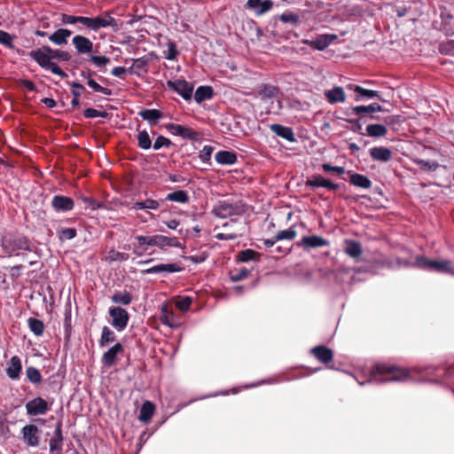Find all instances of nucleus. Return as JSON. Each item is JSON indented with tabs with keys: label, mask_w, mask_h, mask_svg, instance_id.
I'll return each mask as SVG.
<instances>
[{
	"label": "nucleus",
	"mask_w": 454,
	"mask_h": 454,
	"mask_svg": "<svg viewBox=\"0 0 454 454\" xmlns=\"http://www.w3.org/2000/svg\"><path fill=\"white\" fill-rule=\"evenodd\" d=\"M433 366H416L411 370L391 366L387 364H377L372 370L371 377L367 380L368 383H383L390 381H407L412 379L411 374L416 372L419 374L429 375L434 371Z\"/></svg>",
	"instance_id": "obj_1"
},
{
	"label": "nucleus",
	"mask_w": 454,
	"mask_h": 454,
	"mask_svg": "<svg viewBox=\"0 0 454 454\" xmlns=\"http://www.w3.org/2000/svg\"><path fill=\"white\" fill-rule=\"evenodd\" d=\"M46 49L47 46H43L40 49L31 51L29 56L41 67L50 70L52 74H57L61 78L67 77V73L64 72L56 63L52 62L49 52L45 51Z\"/></svg>",
	"instance_id": "obj_2"
},
{
	"label": "nucleus",
	"mask_w": 454,
	"mask_h": 454,
	"mask_svg": "<svg viewBox=\"0 0 454 454\" xmlns=\"http://www.w3.org/2000/svg\"><path fill=\"white\" fill-rule=\"evenodd\" d=\"M213 214L220 218L241 215L246 212V206L241 201L222 200L213 208Z\"/></svg>",
	"instance_id": "obj_3"
},
{
	"label": "nucleus",
	"mask_w": 454,
	"mask_h": 454,
	"mask_svg": "<svg viewBox=\"0 0 454 454\" xmlns=\"http://www.w3.org/2000/svg\"><path fill=\"white\" fill-rule=\"evenodd\" d=\"M417 264L424 270L435 271L439 273H448L454 276V266L448 260H429L424 257L417 258Z\"/></svg>",
	"instance_id": "obj_4"
},
{
	"label": "nucleus",
	"mask_w": 454,
	"mask_h": 454,
	"mask_svg": "<svg viewBox=\"0 0 454 454\" xmlns=\"http://www.w3.org/2000/svg\"><path fill=\"white\" fill-rule=\"evenodd\" d=\"M3 249L9 254V256L19 255V250L32 251L29 240L23 236L17 237H4L2 240Z\"/></svg>",
	"instance_id": "obj_5"
},
{
	"label": "nucleus",
	"mask_w": 454,
	"mask_h": 454,
	"mask_svg": "<svg viewBox=\"0 0 454 454\" xmlns=\"http://www.w3.org/2000/svg\"><path fill=\"white\" fill-rule=\"evenodd\" d=\"M166 129L174 136L181 137L183 139H187L191 141H197L200 139V134L186 126L168 123L166 125Z\"/></svg>",
	"instance_id": "obj_6"
},
{
	"label": "nucleus",
	"mask_w": 454,
	"mask_h": 454,
	"mask_svg": "<svg viewBox=\"0 0 454 454\" xmlns=\"http://www.w3.org/2000/svg\"><path fill=\"white\" fill-rule=\"evenodd\" d=\"M112 317V325L118 331H123L129 322V313L122 308L114 307L109 309Z\"/></svg>",
	"instance_id": "obj_7"
},
{
	"label": "nucleus",
	"mask_w": 454,
	"mask_h": 454,
	"mask_svg": "<svg viewBox=\"0 0 454 454\" xmlns=\"http://www.w3.org/2000/svg\"><path fill=\"white\" fill-rule=\"evenodd\" d=\"M167 85L170 90H175L184 99L190 100L192 96L193 85L185 80L168 81Z\"/></svg>",
	"instance_id": "obj_8"
},
{
	"label": "nucleus",
	"mask_w": 454,
	"mask_h": 454,
	"mask_svg": "<svg viewBox=\"0 0 454 454\" xmlns=\"http://www.w3.org/2000/svg\"><path fill=\"white\" fill-rule=\"evenodd\" d=\"M337 39V35L333 34H322L317 35L314 40L303 39L301 43L309 45L315 50L324 51L326 49L333 41Z\"/></svg>",
	"instance_id": "obj_9"
},
{
	"label": "nucleus",
	"mask_w": 454,
	"mask_h": 454,
	"mask_svg": "<svg viewBox=\"0 0 454 454\" xmlns=\"http://www.w3.org/2000/svg\"><path fill=\"white\" fill-rule=\"evenodd\" d=\"M48 403L42 397H36L26 403L27 415L37 416L44 415L50 411Z\"/></svg>",
	"instance_id": "obj_10"
},
{
	"label": "nucleus",
	"mask_w": 454,
	"mask_h": 454,
	"mask_svg": "<svg viewBox=\"0 0 454 454\" xmlns=\"http://www.w3.org/2000/svg\"><path fill=\"white\" fill-rule=\"evenodd\" d=\"M151 247L165 249L167 247H182V244L176 237L156 234L151 236Z\"/></svg>",
	"instance_id": "obj_11"
},
{
	"label": "nucleus",
	"mask_w": 454,
	"mask_h": 454,
	"mask_svg": "<svg viewBox=\"0 0 454 454\" xmlns=\"http://www.w3.org/2000/svg\"><path fill=\"white\" fill-rule=\"evenodd\" d=\"M39 428L35 425H26L21 429L23 442L30 447H37L40 442Z\"/></svg>",
	"instance_id": "obj_12"
},
{
	"label": "nucleus",
	"mask_w": 454,
	"mask_h": 454,
	"mask_svg": "<svg viewBox=\"0 0 454 454\" xmlns=\"http://www.w3.org/2000/svg\"><path fill=\"white\" fill-rule=\"evenodd\" d=\"M117 20L106 12L102 16L92 18V31H98L100 28L113 27L117 28Z\"/></svg>",
	"instance_id": "obj_13"
},
{
	"label": "nucleus",
	"mask_w": 454,
	"mask_h": 454,
	"mask_svg": "<svg viewBox=\"0 0 454 454\" xmlns=\"http://www.w3.org/2000/svg\"><path fill=\"white\" fill-rule=\"evenodd\" d=\"M297 245L304 249H309L327 247L329 246V241L321 236L311 235L302 237Z\"/></svg>",
	"instance_id": "obj_14"
},
{
	"label": "nucleus",
	"mask_w": 454,
	"mask_h": 454,
	"mask_svg": "<svg viewBox=\"0 0 454 454\" xmlns=\"http://www.w3.org/2000/svg\"><path fill=\"white\" fill-rule=\"evenodd\" d=\"M22 371L21 360L19 356H13L6 364V374L12 380H19Z\"/></svg>",
	"instance_id": "obj_15"
},
{
	"label": "nucleus",
	"mask_w": 454,
	"mask_h": 454,
	"mask_svg": "<svg viewBox=\"0 0 454 454\" xmlns=\"http://www.w3.org/2000/svg\"><path fill=\"white\" fill-rule=\"evenodd\" d=\"M50 452L51 454H61L63 448V434H62V424L58 422L54 436L50 440L49 442Z\"/></svg>",
	"instance_id": "obj_16"
},
{
	"label": "nucleus",
	"mask_w": 454,
	"mask_h": 454,
	"mask_svg": "<svg viewBox=\"0 0 454 454\" xmlns=\"http://www.w3.org/2000/svg\"><path fill=\"white\" fill-rule=\"evenodd\" d=\"M306 185L312 188L324 187L330 191H336L339 188L337 184L331 182L328 179H325L324 176L320 175H315L311 178L306 181Z\"/></svg>",
	"instance_id": "obj_17"
},
{
	"label": "nucleus",
	"mask_w": 454,
	"mask_h": 454,
	"mask_svg": "<svg viewBox=\"0 0 454 454\" xmlns=\"http://www.w3.org/2000/svg\"><path fill=\"white\" fill-rule=\"evenodd\" d=\"M51 206L57 212H66L72 210L74 203L69 197L56 195L52 198Z\"/></svg>",
	"instance_id": "obj_18"
},
{
	"label": "nucleus",
	"mask_w": 454,
	"mask_h": 454,
	"mask_svg": "<svg viewBox=\"0 0 454 454\" xmlns=\"http://www.w3.org/2000/svg\"><path fill=\"white\" fill-rule=\"evenodd\" d=\"M72 43L78 54L90 53L93 50V43L83 35L74 36Z\"/></svg>",
	"instance_id": "obj_19"
},
{
	"label": "nucleus",
	"mask_w": 454,
	"mask_h": 454,
	"mask_svg": "<svg viewBox=\"0 0 454 454\" xmlns=\"http://www.w3.org/2000/svg\"><path fill=\"white\" fill-rule=\"evenodd\" d=\"M124 351V348L121 343H116L112 348H110L104 355L102 356V363L106 367H111L114 364L115 359L118 354H121Z\"/></svg>",
	"instance_id": "obj_20"
},
{
	"label": "nucleus",
	"mask_w": 454,
	"mask_h": 454,
	"mask_svg": "<svg viewBox=\"0 0 454 454\" xmlns=\"http://www.w3.org/2000/svg\"><path fill=\"white\" fill-rule=\"evenodd\" d=\"M182 270V268L176 263H160L154 265L151 268L145 270L143 272L145 274H157L162 272H179Z\"/></svg>",
	"instance_id": "obj_21"
},
{
	"label": "nucleus",
	"mask_w": 454,
	"mask_h": 454,
	"mask_svg": "<svg viewBox=\"0 0 454 454\" xmlns=\"http://www.w3.org/2000/svg\"><path fill=\"white\" fill-rule=\"evenodd\" d=\"M392 155V151L384 146H376L370 149V156L377 161L387 162L391 160Z\"/></svg>",
	"instance_id": "obj_22"
},
{
	"label": "nucleus",
	"mask_w": 454,
	"mask_h": 454,
	"mask_svg": "<svg viewBox=\"0 0 454 454\" xmlns=\"http://www.w3.org/2000/svg\"><path fill=\"white\" fill-rule=\"evenodd\" d=\"M270 130L277 136L287 140L288 142H294L295 136L293 129L289 127L283 126L281 124H271L270 125Z\"/></svg>",
	"instance_id": "obj_23"
},
{
	"label": "nucleus",
	"mask_w": 454,
	"mask_h": 454,
	"mask_svg": "<svg viewBox=\"0 0 454 454\" xmlns=\"http://www.w3.org/2000/svg\"><path fill=\"white\" fill-rule=\"evenodd\" d=\"M137 244L134 245L133 253L138 256L143 255L151 247V236L137 235L135 236Z\"/></svg>",
	"instance_id": "obj_24"
},
{
	"label": "nucleus",
	"mask_w": 454,
	"mask_h": 454,
	"mask_svg": "<svg viewBox=\"0 0 454 454\" xmlns=\"http://www.w3.org/2000/svg\"><path fill=\"white\" fill-rule=\"evenodd\" d=\"M325 96L331 104L343 103L346 99V94L342 87L336 86L332 90H326Z\"/></svg>",
	"instance_id": "obj_25"
},
{
	"label": "nucleus",
	"mask_w": 454,
	"mask_h": 454,
	"mask_svg": "<svg viewBox=\"0 0 454 454\" xmlns=\"http://www.w3.org/2000/svg\"><path fill=\"white\" fill-rule=\"evenodd\" d=\"M154 410V404L150 401H145L140 408L138 419L141 422L147 424L153 416Z\"/></svg>",
	"instance_id": "obj_26"
},
{
	"label": "nucleus",
	"mask_w": 454,
	"mask_h": 454,
	"mask_svg": "<svg viewBox=\"0 0 454 454\" xmlns=\"http://www.w3.org/2000/svg\"><path fill=\"white\" fill-rule=\"evenodd\" d=\"M344 252L350 257L357 259L362 254L361 244L353 239L345 240Z\"/></svg>",
	"instance_id": "obj_27"
},
{
	"label": "nucleus",
	"mask_w": 454,
	"mask_h": 454,
	"mask_svg": "<svg viewBox=\"0 0 454 454\" xmlns=\"http://www.w3.org/2000/svg\"><path fill=\"white\" fill-rule=\"evenodd\" d=\"M71 31L66 28H59L49 36V40L56 45H63L67 43Z\"/></svg>",
	"instance_id": "obj_28"
},
{
	"label": "nucleus",
	"mask_w": 454,
	"mask_h": 454,
	"mask_svg": "<svg viewBox=\"0 0 454 454\" xmlns=\"http://www.w3.org/2000/svg\"><path fill=\"white\" fill-rule=\"evenodd\" d=\"M311 352L322 363H328L332 361L333 357V353L330 348H327L324 346H317L312 348Z\"/></svg>",
	"instance_id": "obj_29"
},
{
	"label": "nucleus",
	"mask_w": 454,
	"mask_h": 454,
	"mask_svg": "<svg viewBox=\"0 0 454 454\" xmlns=\"http://www.w3.org/2000/svg\"><path fill=\"white\" fill-rule=\"evenodd\" d=\"M81 76L87 80V84L90 88H91L95 92H100L104 95L110 96L112 94V90L108 88L103 87L98 84L93 78L90 76L86 72L82 71L81 73Z\"/></svg>",
	"instance_id": "obj_30"
},
{
	"label": "nucleus",
	"mask_w": 454,
	"mask_h": 454,
	"mask_svg": "<svg viewBox=\"0 0 454 454\" xmlns=\"http://www.w3.org/2000/svg\"><path fill=\"white\" fill-rule=\"evenodd\" d=\"M139 115L145 121H147L150 125H155L161 118V113L157 109H144L139 113Z\"/></svg>",
	"instance_id": "obj_31"
},
{
	"label": "nucleus",
	"mask_w": 454,
	"mask_h": 454,
	"mask_svg": "<svg viewBox=\"0 0 454 454\" xmlns=\"http://www.w3.org/2000/svg\"><path fill=\"white\" fill-rule=\"evenodd\" d=\"M215 158L221 165H232L237 161L236 154L229 151H220L215 153Z\"/></svg>",
	"instance_id": "obj_32"
},
{
	"label": "nucleus",
	"mask_w": 454,
	"mask_h": 454,
	"mask_svg": "<svg viewBox=\"0 0 454 454\" xmlns=\"http://www.w3.org/2000/svg\"><path fill=\"white\" fill-rule=\"evenodd\" d=\"M213 97V90L209 86H200L194 93V99L198 104L210 99Z\"/></svg>",
	"instance_id": "obj_33"
},
{
	"label": "nucleus",
	"mask_w": 454,
	"mask_h": 454,
	"mask_svg": "<svg viewBox=\"0 0 454 454\" xmlns=\"http://www.w3.org/2000/svg\"><path fill=\"white\" fill-rule=\"evenodd\" d=\"M350 184L364 189H368L372 186V182L367 176L357 173L350 175Z\"/></svg>",
	"instance_id": "obj_34"
},
{
	"label": "nucleus",
	"mask_w": 454,
	"mask_h": 454,
	"mask_svg": "<svg viewBox=\"0 0 454 454\" xmlns=\"http://www.w3.org/2000/svg\"><path fill=\"white\" fill-rule=\"evenodd\" d=\"M387 133V128L382 124H369L366 127V135L372 137H382Z\"/></svg>",
	"instance_id": "obj_35"
},
{
	"label": "nucleus",
	"mask_w": 454,
	"mask_h": 454,
	"mask_svg": "<svg viewBox=\"0 0 454 454\" xmlns=\"http://www.w3.org/2000/svg\"><path fill=\"white\" fill-rule=\"evenodd\" d=\"M382 107L377 103L371 104L369 106H357L352 108V112L356 115L364 114H371L375 112H381Z\"/></svg>",
	"instance_id": "obj_36"
},
{
	"label": "nucleus",
	"mask_w": 454,
	"mask_h": 454,
	"mask_svg": "<svg viewBox=\"0 0 454 454\" xmlns=\"http://www.w3.org/2000/svg\"><path fill=\"white\" fill-rule=\"evenodd\" d=\"M45 51L49 52L51 60L57 59L59 61H68L71 59V56L67 51L59 49H51L47 46Z\"/></svg>",
	"instance_id": "obj_37"
},
{
	"label": "nucleus",
	"mask_w": 454,
	"mask_h": 454,
	"mask_svg": "<svg viewBox=\"0 0 454 454\" xmlns=\"http://www.w3.org/2000/svg\"><path fill=\"white\" fill-rule=\"evenodd\" d=\"M166 200L178 203H186L189 200V196L185 191L178 190L168 193L166 197Z\"/></svg>",
	"instance_id": "obj_38"
},
{
	"label": "nucleus",
	"mask_w": 454,
	"mask_h": 454,
	"mask_svg": "<svg viewBox=\"0 0 454 454\" xmlns=\"http://www.w3.org/2000/svg\"><path fill=\"white\" fill-rule=\"evenodd\" d=\"M355 92L356 93V100H360L363 98H380V94L377 90H367L361 86H355Z\"/></svg>",
	"instance_id": "obj_39"
},
{
	"label": "nucleus",
	"mask_w": 454,
	"mask_h": 454,
	"mask_svg": "<svg viewBox=\"0 0 454 454\" xmlns=\"http://www.w3.org/2000/svg\"><path fill=\"white\" fill-rule=\"evenodd\" d=\"M115 340L114 333L107 326H104L102 328L101 338L99 340V345L101 347H106L111 342Z\"/></svg>",
	"instance_id": "obj_40"
},
{
	"label": "nucleus",
	"mask_w": 454,
	"mask_h": 454,
	"mask_svg": "<svg viewBox=\"0 0 454 454\" xmlns=\"http://www.w3.org/2000/svg\"><path fill=\"white\" fill-rule=\"evenodd\" d=\"M278 94V89L272 85H264L259 91L262 99L274 98Z\"/></svg>",
	"instance_id": "obj_41"
},
{
	"label": "nucleus",
	"mask_w": 454,
	"mask_h": 454,
	"mask_svg": "<svg viewBox=\"0 0 454 454\" xmlns=\"http://www.w3.org/2000/svg\"><path fill=\"white\" fill-rule=\"evenodd\" d=\"M137 145L140 148L144 150H148L152 147V141L146 130H142L138 132Z\"/></svg>",
	"instance_id": "obj_42"
},
{
	"label": "nucleus",
	"mask_w": 454,
	"mask_h": 454,
	"mask_svg": "<svg viewBox=\"0 0 454 454\" xmlns=\"http://www.w3.org/2000/svg\"><path fill=\"white\" fill-rule=\"evenodd\" d=\"M27 323L31 332H33L35 335L41 336L43 333L44 325L41 320L30 317Z\"/></svg>",
	"instance_id": "obj_43"
},
{
	"label": "nucleus",
	"mask_w": 454,
	"mask_h": 454,
	"mask_svg": "<svg viewBox=\"0 0 454 454\" xmlns=\"http://www.w3.org/2000/svg\"><path fill=\"white\" fill-rule=\"evenodd\" d=\"M112 301L114 303H118V304H121V305H129L131 302L132 298H131L130 294L128 292H119V293H115L112 296Z\"/></svg>",
	"instance_id": "obj_44"
},
{
	"label": "nucleus",
	"mask_w": 454,
	"mask_h": 454,
	"mask_svg": "<svg viewBox=\"0 0 454 454\" xmlns=\"http://www.w3.org/2000/svg\"><path fill=\"white\" fill-rule=\"evenodd\" d=\"M26 375L27 380L32 384H38L42 380V375L38 369L33 366H29L26 370Z\"/></svg>",
	"instance_id": "obj_45"
},
{
	"label": "nucleus",
	"mask_w": 454,
	"mask_h": 454,
	"mask_svg": "<svg viewBox=\"0 0 454 454\" xmlns=\"http://www.w3.org/2000/svg\"><path fill=\"white\" fill-rule=\"evenodd\" d=\"M129 258V254L119 252L114 249L110 250L108 254L106 256V260L110 262L116 261H127Z\"/></svg>",
	"instance_id": "obj_46"
},
{
	"label": "nucleus",
	"mask_w": 454,
	"mask_h": 454,
	"mask_svg": "<svg viewBox=\"0 0 454 454\" xmlns=\"http://www.w3.org/2000/svg\"><path fill=\"white\" fill-rule=\"evenodd\" d=\"M295 237H296V231H295L294 228V227H290V228H288L286 230H283V231H278L276 234V240H278V241L283 240V239L292 240Z\"/></svg>",
	"instance_id": "obj_47"
},
{
	"label": "nucleus",
	"mask_w": 454,
	"mask_h": 454,
	"mask_svg": "<svg viewBox=\"0 0 454 454\" xmlns=\"http://www.w3.org/2000/svg\"><path fill=\"white\" fill-rule=\"evenodd\" d=\"M249 275V270L246 268H241L231 272V279L232 282H238L246 278Z\"/></svg>",
	"instance_id": "obj_48"
},
{
	"label": "nucleus",
	"mask_w": 454,
	"mask_h": 454,
	"mask_svg": "<svg viewBox=\"0 0 454 454\" xmlns=\"http://www.w3.org/2000/svg\"><path fill=\"white\" fill-rule=\"evenodd\" d=\"M165 58L168 60H174L176 59V56L178 55L179 51L176 49V45L173 42H168L167 43V51L164 52Z\"/></svg>",
	"instance_id": "obj_49"
},
{
	"label": "nucleus",
	"mask_w": 454,
	"mask_h": 454,
	"mask_svg": "<svg viewBox=\"0 0 454 454\" xmlns=\"http://www.w3.org/2000/svg\"><path fill=\"white\" fill-rule=\"evenodd\" d=\"M89 60L91 61L98 67H104L110 63V59L106 56L91 55L90 56Z\"/></svg>",
	"instance_id": "obj_50"
},
{
	"label": "nucleus",
	"mask_w": 454,
	"mask_h": 454,
	"mask_svg": "<svg viewBox=\"0 0 454 454\" xmlns=\"http://www.w3.org/2000/svg\"><path fill=\"white\" fill-rule=\"evenodd\" d=\"M212 153H213V147L210 145H205V146H203L202 150L200 152L199 157L202 162L209 163Z\"/></svg>",
	"instance_id": "obj_51"
},
{
	"label": "nucleus",
	"mask_w": 454,
	"mask_h": 454,
	"mask_svg": "<svg viewBox=\"0 0 454 454\" xmlns=\"http://www.w3.org/2000/svg\"><path fill=\"white\" fill-rule=\"evenodd\" d=\"M279 20L284 23L298 24L299 17L294 12H285L279 16Z\"/></svg>",
	"instance_id": "obj_52"
},
{
	"label": "nucleus",
	"mask_w": 454,
	"mask_h": 454,
	"mask_svg": "<svg viewBox=\"0 0 454 454\" xmlns=\"http://www.w3.org/2000/svg\"><path fill=\"white\" fill-rule=\"evenodd\" d=\"M13 37L7 32L0 30V43L12 49L14 47L12 43Z\"/></svg>",
	"instance_id": "obj_53"
},
{
	"label": "nucleus",
	"mask_w": 454,
	"mask_h": 454,
	"mask_svg": "<svg viewBox=\"0 0 454 454\" xmlns=\"http://www.w3.org/2000/svg\"><path fill=\"white\" fill-rule=\"evenodd\" d=\"M192 302V299L191 297L185 296L176 301V306L181 311H187L190 309Z\"/></svg>",
	"instance_id": "obj_54"
},
{
	"label": "nucleus",
	"mask_w": 454,
	"mask_h": 454,
	"mask_svg": "<svg viewBox=\"0 0 454 454\" xmlns=\"http://www.w3.org/2000/svg\"><path fill=\"white\" fill-rule=\"evenodd\" d=\"M273 6V2L271 0H263L259 4V7H257L255 10V13L257 15H262L268 11H270Z\"/></svg>",
	"instance_id": "obj_55"
},
{
	"label": "nucleus",
	"mask_w": 454,
	"mask_h": 454,
	"mask_svg": "<svg viewBox=\"0 0 454 454\" xmlns=\"http://www.w3.org/2000/svg\"><path fill=\"white\" fill-rule=\"evenodd\" d=\"M84 116L86 118H96V117H102V118H106L108 116V114L105 111H98L97 109H94V108H87L84 113H83Z\"/></svg>",
	"instance_id": "obj_56"
},
{
	"label": "nucleus",
	"mask_w": 454,
	"mask_h": 454,
	"mask_svg": "<svg viewBox=\"0 0 454 454\" xmlns=\"http://www.w3.org/2000/svg\"><path fill=\"white\" fill-rule=\"evenodd\" d=\"M256 254L257 253L255 251L252 249H246L239 254V259L241 262H247L254 260Z\"/></svg>",
	"instance_id": "obj_57"
},
{
	"label": "nucleus",
	"mask_w": 454,
	"mask_h": 454,
	"mask_svg": "<svg viewBox=\"0 0 454 454\" xmlns=\"http://www.w3.org/2000/svg\"><path fill=\"white\" fill-rule=\"evenodd\" d=\"M170 145L171 141L168 138L160 136L156 138L153 147L154 150H159L162 147H169Z\"/></svg>",
	"instance_id": "obj_58"
},
{
	"label": "nucleus",
	"mask_w": 454,
	"mask_h": 454,
	"mask_svg": "<svg viewBox=\"0 0 454 454\" xmlns=\"http://www.w3.org/2000/svg\"><path fill=\"white\" fill-rule=\"evenodd\" d=\"M161 322L169 327H175L176 325L172 322L173 316L170 314L166 307L162 308Z\"/></svg>",
	"instance_id": "obj_59"
},
{
	"label": "nucleus",
	"mask_w": 454,
	"mask_h": 454,
	"mask_svg": "<svg viewBox=\"0 0 454 454\" xmlns=\"http://www.w3.org/2000/svg\"><path fill=\"white\" fill-rule=\"evenodd\" d=\"M322 169L325 172H334L340 176L345 173V168L343 167L332 166L329 163L322 164Z\"/></svg>",
	"instance_id": "obj_60"
},
{
	"label": "nucleus",
	"mask_w": 454,
	"mask_h": 454,
	"mask_svg": "<svg viewBox=\"0 0 454 454\" xmlns=\"http://www.w3.org/2000/svg\"><path fill=\"white\" fill-rule=\"evenodd\" d=\"M442 52L446 54L454 55V40H449L440 45Z\"/></svg>",
	"instance_id": "obj_61"
},
{
	"label": "nucleus",
	"mask_w": 454,
	"mask_h": 454,
	"mask_svg": "<svg viewBox=\"0 0 454 454\" xmlns=\"http://www.w3.org/2000/svg\"><path fill=\"white\" fill-rule=\"evenodd\" d=\"M76 236V230L74 228H66L61 230L59 238L61 239H72Z\"/></svg>",
	"instance_id": "obj_62"
},
{
	"label": "nucleus",
	"mask_w": 454,
	"mask_h": 454,
	"mask_svg": "<svg viewBox=\"0 0 454 454\" xmlns=\"http://www.w3.org/2000/svg\"><path fill=\"white\" fill-rule=\"evenodd\" d=\"M418 164L424 169L435 170L439 164L435 161H430L426 160H419Z\"/></svg>",
	"instance_id": "obj_63"
},
{
	"label": "nucleus",
	"mask_w": 454,
	"mask_h": 454,
	"mask_svg": "<svg viewBox=\"0 0 454 454\" xmlns=\"http://www.w3.org/2000/svg\"><path fill=\"white\" fill-rule=\"evenodd\" d=\"M207 254L203 252V253H200L198 254H192V255L187 256L186 260L197 264V263L203 262L207 259Z\"/></svg>",
	"instance_id": "obj_64"
}]
</instances>
